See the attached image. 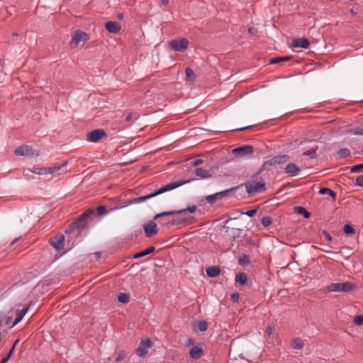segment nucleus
Listing matches in <instances>:
<instances>
[{
	"instance_id": "obj_26",
	"label": "nucleus",
	"mask_w": 363,
	"mask_h": 363,
	"mask_svg": "<svg viewBox=\"0 0 363 363\" xmlns=\"http://www.w3.org/2000/svg\"><path fill=\"white\" fill-rule=\"evenodd\" d=\"M247 276L245 273L241 272L236 274L235 281L240 285H245L247 282Z\"/></svg>"
},
{
	"instance_id": "obj_19",
	"label": "nucleus",
	"mask_w": 363,
	"mask_h": 363,
	"mask_svg": "<svg viewBox=\"0 0 363 363\" xmlns=\"http://www.w3.org/2000/svg\"><path fill=\"white\" fill-rule=\"evenodd\" d=\"M186 214V213H185L184 215H182V216H181V217L172 218L171 219V220H164L162 222V225H165L170 224L172 225H177L182 224V223L186 222L189 218V217L185 216Z\"/></svg>"
},
{
	"instance_id": "obj_59",
	"label": "nucleus",
	"mask_w": 363,
	"mask_h": 363,
	"mask_svg": "<svg viewBox=\"0 0 363 363\" xmlns=\"http://www.w3.org/2000/svg\"><path fill=\"white\" fill-rule=\"evenodd\" d=\"M94 255L96 256V258H100L101 256V252H95Z\"/></svg>"
},
{
	"instance_id": "obj_45",
	"label": "nucleus",
	"mask_w": 363,
	"mask_h": 363,
	"mask_svg": "<svg viewBox=\"0 0 363 363\" xmlns=\"http://www.w3.org/2000/svg\"><path fill=\"white\" fill-rule=\"evenodd\" d=\"M257 209H258V208L249 210V211L245 212V214L247 216H249V217H253L256 214V213L257 212Z\"/></svg>"
},
{
	"instance_id": "obj_38",
	"label": "nucleus",
	"mask_w": 363,
	"mask_h": 363,
	"mask_svg": "<svg viewBox=\"0 0 363 363\" xmlns=\"http://www.w3.org/2000/svg\"><path fill=\"white\" fill-rule=\"evenodd\" d=\"M363 171V164H359L354 166H352L350 169V172L352 173L360 172Z\"/></svg>"
},
{
	"instance_id": "obj_10",
	"label": "nucleus",
	"mask_w": 363,
	"mask_h": 363,
	"mask_svg": "<svg viewBox=\"0 0 363 363\" xmlns=\"http://www.w3.org/2000/svg\"><path fill=\"white\" fill-rule=\"evenodd\" d=\"M67 162H64L62 164H55L52 167H50L47 169H44V172H38V174H48L57 173L60 174L66 172Z\"/></svg>"
},
{
	"instance_id": "obj_28",
	"label": "nucleus",
	"mask_w": 363,
	"mask_h": 363,
	"mask_svg": "<svg viewBox=\"0 0 363 363\" xmlns=\"http://www.w3.org/2000/svg\"><path fill=\"white\" fill-rule=\"evenodd\" d=\"M291 346L294 349L300 350L304 346V343L300 338H294L292 340Z\"/></svg>"
},
{
	"instance_id": "obj_33",
	"label": "nucleus",
	"mask_w": 363,
	"mask_h": 363,
	"mask_svg": "<svg viewBox=\"0 0 363 363\" xmlns=\"http://www.w3.org/2000/svg\"><path fill=\"white\" fill-rule=\"evenodd\" d=\"M197 330L201 332H204L208 328V324L205 320H200L196 325Z\"/></svg>"
},
{
	"instance_id": "obj_47",
	"label": "nucleus",
	"mask_w": 363,
	"mask_h": 363,
	"mask_svg": "<svg viewBox=\"0 0 363 363\" xmlns=\"http://www.w3.org/2000/svg\"><path fill=\"white\" fill-rule=\"evenodd\" d=\"M203 161L201 159H197L191 162L192 167H197L201 164H203Z\"/></svg>"
},
{
	"instance_id": "obj_35",
	"label": "nucleus",
	"mask_w": 363,
	"mask_h": 363,
	"mask_svg": "<svg viewBox=\"0 0 363 363\" xmlns=\"http://www.w3.org/2000/svg\"><path fill=\"white\" fill-rule=\"evenodd\" d=\"M343 231L346 235H353L355 233V229L350 224L344 225Z\"/></svg>"
},
{
	"instance_id": "obj_48",
	"label": "nucleus",
	"mask_w": 363,
	"mask_h": 363,
	"mask_svg": "<svg viewBox=\"0 0 363 363\" xmlns=\"http://www.w3.org/2000/svg\"><path fill=\"white\" fill-rule=\"evenodd\" d=\"M231 298H232L233 301L237 302V301H238V300L240 298V296L238 293H233L231 295Z\"/></svg>"
},
{
	"instance_id": "obj_12",
	"label": "nucleus",
	"mask_w": 363,
	"mask_h": 363,
	"mask_svg": "<svg viewBox=\"0 0 363 363\" xmlns=\"http://www.w3.org/2000/svg\"><path fill=\"white\" fill-rule=\"evenodd\" d=\"M88 39V35L85 32L77 30L72 38L71 45L72 47H77L80 42H85Z\"/></svg>"
},
{
	"instance_id": "obj_42",
	"label": "nucleus",
	"mask_w": 363,
	"mask_h": 363,
	"mask_svg": "<svg viewBox=\"0 0 363 363\" xmlns=\"http://www.w3.org/2000/svg\"><path fill=\"white\" fill-rule=\"evenodd\" d=\"M239 262L240 264H249L250 263V260H249V257L247 255H242L240 258H239Z\"/></svg>"
},
{
	"instance_id": "obj_24",
	"label": "nucleus",
	"mask_w": 363,
	"mask_h": 363,
	"mask_svg": "<svg viewBox=\"0 0 363 363\" xmlns=\"http://www.w3.org/2000/svg\"><path fill=\"white\" fill-rule=\"evenodd\" d=\"M203 354V350L199 347H193L189 352V356L193 359H199Z\"/></svg>"
},
{
	"instance_id": "obj_49",
	"label": "nucleus",
	"mask_w": 363,
	"mask_h": 363,
	"mask_svg": "<svg viewBox=\"0 0 363 363\" xmlns=\"http://www.w3.org/2000/svg\"><path fill=\"white\" fill-rule=\"evenodd\" d=\"M266 332L269 336H271L273 334L274 329L272 326L267 325Z\"/></svg>"
},
{
	"instance_id": "obj_58",
	"label": "nucleus",
	"mask_w": 363,
	"mask_h": 363,
	"mask_svg": "<svg viewBox=\"0 0 363 363\" xmlns=\"http://www.w3.org/2000/svg\"><path fill=\"white\" fill-rule=\"evenodd\" d=\"M11 320H12V318L11 317H8L6 320V325H9L11 322Z\"/></svg>"
},
{
	"instance_id": "obj_37",
	"label": "nucleus",
	"mask_w": 363,
	"mask_h": 363,
	"mask_svg": "<svg viewBox=\"0 0 363 363\" xmlns=\"http://www.w3.org/2000/svg\"><path fill=\"white\" fill-rule=\"evenodd\" d=\"M261 222L264 227H268L272 224V219L269 216H265L262 218Z\"/></svg>"
},
{
	"instance_id": "obj_61",
	"label": "nucleus",
	"mask_w": 363,
	"mask_h": 363,
	"mask_svg": "<svg viewBox=\"0 0 363 363\" xmlns=\"http://www.w3.org/2000/svg\"><path fill=\"white\" fill-rule=\"evenodd\" d=\"M18 239H19V238H16V239L13 240L11 242V245H14V244L17 242V240H18Z\"/></svg>"
},
{
	"instance_id": "obj_50",
	"label": "nucleus",
	"mask_w": 363,
	"mask_h": 363,
	"mask_svg": "<svg viewBox=\"0 0 363 363\" xmlns=\"http://www.w3.org/2000/svg\"><path fill=\"white\" fill-rule=\"evenodd\" d=\"M354 134L357 135H363V128L356 129Z\"/></svg>"
},
{
	"instance_id": "obj_18",
	"label": "nucleus",
	"mask_w": 363,
	"mask_h": 363,
	"mask_svg": "<svg viewBox=\"0 0 363 363\" xmlns=\"http://www.w3.org/2000/svg\"><path fill=\"white\" fill-rule=\"evenodd\" d=\"M310 45V42L307 38H297L294 39L291 42V46L293 48H300L306 49Z\"/></svg>"
},
{
	"instance_id": "obj_4",
	"label": "nucleus",
	"mask_w": 363,
	"mask_h": 363,
	"mask_svg": "<svg viewBox=\"0 0 363 363\" xmlns=\"http://www.w3.org/2000/svg\"><path fill=\"white\" fill-rule=\"evenodd\" d=\"M301 152L303 155L309 157L311 159H315L317 157V150L318 149V146L313 140L306 141L301 143Z\"/></svg>"
},
{
	"instance_id": "obj_29",
	"label": "nucleus",
	"mask_w": 363,
	"mask_h": 363,
	"mask_svg": "<svg viewBox=\"0 0 363 363\" xmlns=\"http://www.w3.org/2000/svg\"><path fill=\"white\" fill-rule=\"evenodd\" d=\"M319 194L322 195L328 194L333 198H335L337 196V194L333 190L327 187L320 188L319 190Z\"/></svg>"
},
{
	"instance_id": "obj_22",
	"label": "nucleus",
	"mask_w": 363,
	"mask_h": 363,
	"mask_svg": "<svg viewBox=\"0 0 363 363\" xmlns=\"http://www.w3.org/2000/svg\"><path fill=\"white\" fill-rule=\"evenodd\" d=\"M288 155H278L272 157L269 160H268V163L270 165H277L279 164L284 163L288 160Z\"/></svg>"
},
{
	"instance_id": "obj_3",
	"label": "nucleus",
	"mask_w": 363,
	"mask_h": 363,
	"mask_svg": "<svg viewBox=\"0 0 363 363\" xmlns=\"http://www.w3.org/2000/svg\"><path fill=\"white\" fill-rule=\"evenodd\" d=\"M197 207L194 205L191 206H189L186 208L178 210V211H165L160 213H157L154 216V219L161 218L160 223L162 225V222L164 220H171L172 218H169V216L174 215H184L187 212L193 213L196 211Z\"/></svg>"
},
{
	"instance_id": "obj_41",
	"label": "nucleus",
	"mask_w": 363,
	"mask_h": 363,
	"mask_svg": "<svg viewBox=\"0 0 363 363\" xmlns=\"http://www.w3.org/2000/svg\"><path fill=\"white\" fill-rule=\"evenodd\" d=\"M13 352H14V348L11 347V349L9 351V352L7 354V355L6 357H4L1 359L0 363H6L10 359V358H11V355L13 354Z\"/></svg>"
},
{
	"instance_id": "obj_9",
	"label": "nucleus",
	"mask_w": 363,
	"mask_h": 363,
	"mask_svg": "<svg viewBox=\"0 0 363 363\" xmlns=\"http://www.w3.org/2000/svg\"><path fill=\"white\" fill-rule=\"evenodd\" d=\"M238 187L229 189L225 191H222L220 192H217L214 194L208 195L206 197V201L210 203L213 204L216 202L218 199H221L224 196H226L230 192L233 191L234 190L237 189Z\"/></svg>"
},
{
	"instance_id": "obj_11",
	"label": "nucleus",
	"mask_w": 363,
	"mask_h": 363,
	"mask_svg": "<svg viewBox=\"0 0 363 363\" xmlns=\"http://www.w3.org/2000/svg\"><path fill=\"white\" fill-rule=\"evenodd\" d=\"M14 153L18 156L33 157L35 155V150L28 145H23L16 148Z\"/></svg>"
},
{
	"instance_id": "obj_30",
	"label": "nucleus",
	"mask_w": 363,
	"mask_h": 363,
	"mask_svg": "<svg viewBox=\"0 0 363 363\" xmlns=\"http://www.w3.org/2000/svg\"><path fill=\"white\" fill-rule=\"evenodd\" d=\"M295 211L299 215H303L306 218H308L311 216L310 213L303 206L296 207Z\"/></svg>"
},
{
	"instance_id": "obj_62",
	"label": "nucleus",
	"mask_w": 363,
	"mask_h": 363,
	"mask_svg": "<svg viewBox=\"0 0 363 363\" xmlns=\"http://www.w3.org/2000/svg\"><path fill=\"white\" fill-rule=\"evenodd\" d=\"M18 340H16V342H14V344H13L12 347H13L15 349V347L18 344Z\"/></svg>"
},
{
	"instance_id": "obj_5",
	"label": "nucleus",
	"mask_w": 363,
	"mask_h": 363,
	"mask_svg": "<svg viewBox=\"0 0 363 363\" xmlns=\"http://www.w3.org/2000/svg\"><path fill=\"white\" fill-rule=\"evenodd\" d=\"M354 285L351 282L332 283L328 286V291L337 292H350L354 289Z\"/></svg>"
},
{
	"instance_id": "obj_1",
	"label": "nucleus",
	"mask_w": 363,
	"mask_h": 363,
	"mask_svg": "<svg viewBox=\"0 0 363 363\" xmlns=\"http://www.w3.org/2000/svg\"><path fill=\"white\" fill-rule=\"evenodd\" d=\"M192 179H189V180H180V181H177V182H172V183H169V184H167L166 185H164V186L160 188L158 190H157L155 192L152 193V194H150L148 195H145V196H140V197H138V198H135L134 199H132V200H129L123 203H122V205L121 206H113L112 208H111L110 211H115V210H118V209H121V208H123L124 207H126L128 206H130V205H132V204H138V203H140L142 202H144L148 199H150L159 194H161L162 193H164V192H167V191H171V190H173L177 187H179L184 184H186L187 183H189L190 181H191Z\"/></svg>"
},
{
	"instance_id": "obj_51",
	"label": "nucleus",
	"mask_w": 363,
	"mask_h": 363,
	"mask_svg": "<svg viewBox=\"0 0 363 363\" xmlns=\"http://www.w3.org/2000/svg\"><path fill=\"white\" fill-rule=\"evenodd\" d=\"M323 234L325 237V238L328 240V241H330L332 240V236L330 235V233L327 231H323Z\"/></svg>"
},
{
	"instance_id": "obj_15",
	"label": "nucleus",
	"mask_w": 363,
	"mask_h": 363,
	"mask_svg": "<svg viewBox=\"0 0 363 363\" xmlns=\"http://www.w3.org/2000/svg\"><path fill=\"white\" fill-rule=\"evenodd\" d=\"M64 242L65 236L62 234L52 238L50 240V245L57 250H60L64 248Z\"/></svg>"
},
{
	"instance_id": "obj_52",
	"label": "nucleus",
	"mask_w": 363,
	"mask_h": 363,
	"mask_svg": "<svg viewBox=\"0 0 363 363\" xmlns=\"http://www.w3.org/2000/svg\"><path fill=\"white\" fill-rule=\"evenodd\" d=\"M125 121L129 122L132 120V113H128L125 118Z\"/></svg>"
},
{
	"instance_id": "obj_31",
	"label": "nucleus",
	"mask_w": 363,
	"mask_h": 363,
	"mask_svg": "<svg viewBox=\"0 0 363 363\" xmlns=\"http://www.w3.org/2000/svg\"><path fill=\"white\" fill-rule=\"evenodd\" d=\"M291 59V57H276L269 60V64H277L282 62L288 61Z\"/></svg>"
},
{
	"instance_id": "obj_55",
	"label": "nucleus",
	"mask_w": 363,
	"mask_h": 363,
	"mask_svg": "<svg viewBox=\"0 0 363 363\" xmlns=\"http://www.w3.org/2000/svg\"><path fill=\"white\" fill-rule=\"evenodd\" d=\"M124 17V15L123 13H117V18L119 20H122Z\"/></svg>"
},
{
	"instance_id": "obj_34",
	"label": "nucleus",
	"mask_w": 363,
	"mask_h": 363,
	"mask_svg": "<svg viewBox=\"0 0 363 363\" xmlns=\"http://www.w3.org/2000/svg\"><path fill=\"white\" fill-rule=\"evenodd\" d=\"M350 155V151L349 149L347 148H342V149H340L338 152H337V156L340 157V158H345L347 157H348L349 155Z\"/></svg>"
},
{
	"instance_id": "obj_7",
	"label": "nucleus",
	"mask_w": 363,
	"mask_h": 363,
	"mask_svg": "<svg viewBox=\"0 0 363 363\" xmlns=\"http://www.w3.org/2000/svg\"><path fill=\"white\" fill-rule=\"evenodd\" d=\"M152 345L153 344L149 337L143 338L135 350V354L139 357H143L148 353L149 349Z\"/></svg>"
},
{
	"instance_id": "obj_8",
	"label": "nucleus",
	"mask_w": 363,
	"mask_h": 363,
	"mask_svg": "<svg viewBox=\"0 0 363 363\" xmlns=\"http://www.w3.org/2000/svg\"><path fill=\"white\" fill-rule=\"evenodd\" d=\"M254 149L252 145H246L233 150V153L238 157H243L245 156L250 155L253 153Z\"/></svg>"
},
{
	"instance_id": "obj_43",
	"label": "nucleus",
	"mask_w": 363,
	"mask_h": 363,
	"mask_svg": "<svg viewBox=\"0 0 363 363\" xmlns=\"http://www.w3.org/2000/svg\"><path fill=\"white\" fill-rule=\"evenodd\" d=\"M96 212L99 216H102L107 213V211L104 206H99L96 208Z\"/></svg>"
},
{
	"instance_id": "obj_46",
	"label": "nucleus",
	"mask_w": 363,
	"mask_h": 363,
	"mask_svg": "<svg viewBox=\"0 0 363 363\" xmlns=\"http://www.w3.org/2000/svg\"><path fill=\"white\" fill-rule=\"evenodd\" d=\"M356 185L363 187V174L357 177Z\"/></svg>"
},
{
	"instance_id": "obj_2",
	"label": "nucleus",
	"mask_w": 363,
	"mask_h": 363,
	"mask_svg": "<svg viewBox=\"0 0 363 363\" xmlns=\"http://www.w3.org/2000/svg\"><path fill=\"white\" fill-rule=\"evenodd\" d=\"M246 191L250 195H255L266 190L265 182L257 172L252 175L251 179L244 184Z\"/></svg>"
},
{
	"instance_id": "obj_6",
	"label": "nucleus",
	"mask_w": 363,
	"mask_h": 363,
	"mask_svg": "<svg viewBox=\"0 0 363 363\" xmlns=\"http://www.w3.org/2000/svg\"><path fill=\"white\" fill-rule=\"evenodd\" d=\"M189 45L188 39L182 38L180 39H174L169 43V48L177 52L185 51Z\"/></svg>"
},
{
	"instance_id": "obj_20",
	"label": "nucleus",
	"mask_w": 363,
	"mask_h": 363,
	"mask_svg": "<svg viewBox=\"0 0 363 363\" xmlns=\"http://www.w3.org/2000/svg\"><path fill=\"white\" fill-rule=\"evenodd\" d=\"M105 28L111 33H118L121 29L120 23L116 21H108L106 23Z\"/></svg>"
},
{
	"instance_id": "obj_17",
	"label": "nucleus",
	"mask_w": 363,
	"mask_h": 363,
	"mask_svg": "<svg viewBox=\"0 0 363 363\" xmlns=\"http://www.w3.org/2000/svg\"><path fill=\"white\" fill-rule=\"evenodd\" d=\"M285 173L291 177H294L298 174L301 171V168L294 163L288 164L284 168Z\"/></svg>"
},
{
	"instance_id": "obj_54",
	"label": "nucleus",
	"mask_w": 363,
	"mask_h": 363,
	"mask_svg": "<svg viewBox=\"0 0 363 363\" xmlns=\"http://www.w3.org/2000/svg\"><path fill=\"white\" fill-rule=\"evenodd\" d=\"M111 201H112L113 203H118L119 202V200H118V199H117V198H113V199H111ZM121 204H117L116 206H121Z\"/></svg>"
},
{
	"instance_id": "obj_40",
	"label": "nucleus",
	"mask_w": 363,
	"mask_h": 363,
	"mask_svg": "<svg viewBox=\"0 0 363 363\" xmlns=\"http://www.w3.org/2000/svg\"><path fill=\"white\" fill-rule=\"evenodd\" d=\"M353 323L356 325H361L363 323V315H358L353 319Z\"/></svg>"
},
{
	"instance_id": "obj_32",
	"label": "nucleus",
	"mask_w": 363,
	"mask_h": 363,
	"mask_svg": "<svg viewBox=\"0 0 363 363\" xmlns=\"http://www.w3.org/2000/svg\"><path fill=\"white\" fill-rule=\"evenodd\" d=\"M186 79L187 81H193L195 78V74L192 69L187 67L185 69Z\"/></svg>"
},
{
	"instance_id": "obj_63",
	"label": "nucleus",
	"mask_w": 363,
	"mask_h": 363,
	"mask_svg": "<svg viewBox=\"0 0 363 363\" xmlns=\"http://www.w3.org/2000/svg\"><path fill=\"white\" fill-rule=\"evenodd\" d=\"M252 29H253V28H249V30H249V32H250V33H252Z\"/></svg>"
},
{
	"instance_id": "obj_64",
	"label": "nucleus",
	"mask_w": 363,
	"mask_h": 363,
	"mask_svg": "<svg viewBox=\"0 0 363 363\" xmlns=\"http://www.w3.org/2000/svg\"><path fill=\"white\" fill-rule=\"evenodd\" d=\"M361 101L363 102V99Z\"/></svg>"
},
{
	"instance_id": "obj_14",
	"label": "nucleus",
	"mask_w": 363,
	"mask_h": 363,
	"mask_svg": "<svg viewBox=\"0 0 363 363\" xmlns=\"http://www.w3.org/2000/svg\"><path fill=\"white\" fill-rule=\"evenodd\" d=\"M143 229L147 238H152L157 233V225L150 220L143 225Z\"/></svg>"
},
{
	"instance_id": "obj_53",
	"label": "nucleus",
	"mask_w": 363,
	"mask_h": 363,
	"mask_svg": "<svg viewBox=\"0 0 363 363\" xmlns=\"http://www.w3.org/2000/svg\"><path fill=\"white\" fill-rule=\"evenodd\" d=\"M142 257H143V256L141 255V252H138V253L134 255L133 258L134 259H138V258H140Z\"/></svg>"
},
{
	"instance_id": "obj_13",
	"label": "nucleus",
	"mask_w": 363,
	"mask_h": 363,
	"mask_svg": "<svg viewBox=\"0 0 363 363\" xmlns=\"http://www.w3.org/2000/svg\"><path fill=\"white\" fill-rule=\"evenodd\" d=\"M106 137V133L102 129H96L89 133L87 140L90 142H98L103 138Z\"/></svg>"
},
{
	"instance_id": "obj_57",
	"label": "nucleus",
	"mask_w": 363,
	"mask_h": 363,
	"mask_svg": "<svg viewBox=\"0 0 363 363\" xmlns=\"http://www.w3.org/2000/svg\"><path fill=\"white\" fill-rule=\"evenodd\" d=\"M38 169H35L33 168V169L32 170V172H34V173H36L38 174V172H44V169H40V171H37Z\"/></svg>"
},
{
	"instance_id": "obj_25",
	"label": "nucleus",
	"mask_w": 363,
	"mask_h": 363,
	"mask_svg": "<svg viewBox=\"0 0 363 363\" xmlns=\"http://www.w3.org/2000/svg\"><path fill=\"white\" fill-rule=\"evenodd\" d=\"M206 272L209 277H216L220 274V269L218 266H213L208 267Z\"/></svg>"
},
{
	"instance_id": "obj_36",
	"label": "nucleus",
	"mask_w": 363,
	"mask_h": 363,
	"mask_svg": "<svg viewBox=\"0 0 363 363\" xmlns=\"http://www.w3.org/2000/svg\"><path fill=\"white\" fill-rule=\"evenodd\" d=\"M118 301L122 303H127L129 301V297L126 294L120 293L118 295Z\"/></svg>"
},
{
	"instance_id": "obj_27",
	"label": "nucleus",
	"mask_w": 363,
	"mask_h": 363,
	"mask_svg": "<svg viewBox=\"0 0 363 363\" xmlns=\"http://www.w3.org/2000/svg\"><path fill=\"white\" fill-rule=\"evenodd\" d=\"M94 213V210L93 208H89L87 211H84L83 213L81 214L78 218L82 221V223L84 224L87 219L92 216Z\"/></svg>"
},
{
	"instance_id": "obj_16",
	"label": "nucleus",
	"mask_w": 363,
	"mask_h": 363,
	"mask_svg": "<svg viewBox=\"0 0 363 363\" xmlns=\"http://www.w3.org/2000/svg\"><path fill=\"white\" fill-rule=\"evenodd\" d=\"M194 174L196 177H192V178H190V179H193V181H194L196 179H203L210 178L211 177V173L208 170L203 169L200 167L195 169ZM188 180H189V179ZM191 182H192V180Z\"/></svg>"
},
{
	"instance_id": "obj_21",
	"label": "nucleus",
	"mask_w": 363,
	"mask_h": 363,
	"mask_svg": "<svg viewBox=\"0 0 363 363\" xmlns=\"http://www.w3.org/2000/svg\"><path fill=\"white\" fill-rule=\"evenodd\" d=\"M83 225L84 224L82 223V221L78 218H77L76 219L74 220V221L72 223H70L67 226V228L65 230V233L67 234L72 233Z\"/></svg>"
},
{
	"instance_id": "obj_60",
	"label": "nucleus",
	"mask_w": 363,
	"mask_h": 363,
	"mask_svg": "<svg viewBox=\"0 0 363 363\" xmlns=\"http://www.w3.org/2000/svg\"><path fill=\"white\" fill-rule=\"evenodd\" d=\"M250 126H247V127H243V128H237V129H235V130H237V131H240V130H245V129H247V128H250Z\"/></svg>"
},
{
	"instance_id": "obj_23",
	"label": "nucleus",
	"mask_w": 363,
	"mask_h": 363,
	"mask_svg": "<svg viewBox=\"0 0 363 363\" xmlns=\"http://www.w3.org/2000/svg\"><path fill=\"white\" fill-rule=\"evenodd\" d=\"M28 310V307H23L21 310L17 309L16 311V318H15L11 327H13L16 325H17L23 318V317L26 315V313H27Z\"/></svg>"
},
{
	"instance_id": "obj_56",
	"label": "nucleus",
	"mask_w": 363,
	"mask_h": 363,
	"mask_svg": "<svg viewBox=\"0 0 363 363\" xmlns=\"http://www.w3.org/2000/svg\"><path fill=\"white\" fill-rule=\"evenodd\" d=\"M160 2L162 5H167L169 3V0H160Z\"/></svg>"
},
{
	"instance_id": "obj_39",
	"label": "nucleus",
	"mask_w": 363,
	"mask_h": 363,
	"mask_svg": "<svg viewBox=\"0 0 363 363\" xmlns=\"http://www.w3.org/2000/svg\"><path fill=\"white\" fill-rule=\"evenodd\" d=\"M155 250V247L154 246H150L145 249V250L141 251V255L146 256L148 255L152 252H154Z\"/></svg>"
},
{
	"instance_id": "obj_44",
	"label": "nucleus",
	"mask_w": 363,
	"mask_h": 363,
	"mask_svg": "<svg viewBox=\"0 0 363 363\" xmlns=\"http://www.w3.org/2000/svg\"><path fill=\"white\" fill-rule=\"evenodd\" d=\"M125 357V352L124 351H120L116 358V362H120Z\"/></svg>"
}]
</instances>
